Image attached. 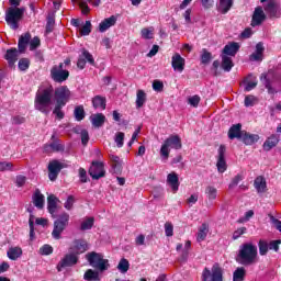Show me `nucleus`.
<instances>
[{
  "label": "nucleus",
  "mask_w": 281,
  "mask_h": 281,
  "mask_svg": "<svg viewBox=\"0 0 281 281\" xmlns=\"http://www.w3.org/2000/svg\"><path fill=\"white\" fill-rule=\"evenodd\" d=\"M54 95L55 108L53 114L57 120H65L64 106H67V102L71 100V90L67 86H60L54 90L53 86H49L42 91H37L34 100V108L44 115H49L52 111V98Z\"/></svg>",
  "instance_id": "1"
},
{
  "label": "nucleus",
  "mask_w": 281,
  "mask_h": 281,
  "mask_svg": "<svg viewBox=\"0 0 281 281\" xmlns=\"http://www.w3.org/2000/svg\"><path fill=\"white\" fill-rule=\"evenodd\" d=\"M238 258L244 267L254 265L258 258V247L251 243L243 244L238 251Z\"/></svg>",
  "instance_id": "2"
},
{
  "label": "nucleus",
  "mask_w": 281,
  "mask_h": 281,
  "mask_svg": "<svg viewBox=\"0 0 281 281\" xmlns=\"http://www.w3.org/2000/svg\"><path fill=\"white\" fill-rule=\"evenodd\" d=\"M25 7L14 8L9 7L5 11V23L11 30H19V22L23 20L25 15Z\"/></svg>",
  "instance_id": "3"
},
{
  "label": "nucleus",
  "mask_w": 281,
  "mask_h": 281,
  "mask_svg": "<svg viewBox=\"0 0 281 281\" xmlns=\"http://www.w3.org/2000/svg\"><path fill=\"white\" fill-rule=\"evenodd\" d=\"M86 260L89 262L90 267L98 269L99 271H108L111 265L109 259H104V255L95 251L88 252L86 255Z\"/></svg>",
  "instance_id": "4"
},
{
  "label": "nucleus",
  "mask_w": 281,
  "mask_h": 281,
  "mask_svg": "<svg viewBox=\"0 0 281 281\" xmlns=\"http://www.w3.org/2000/svg\"><path fill=\"white\" fill-rule=\"evenodd\" d=\"M170 148H173V150H181V148H183V144L181 143V137L179 135H170L165 139L160 147V156L164 159H168V157H170Z\"/></svg>",
  "instance_id": "5"
},
{
  "label": "nucleus",
  "mask_w": 281,
  "mask_h": 281,
  "mask_svg": "<svg viewBox=\"0 0 281 281\" xmlns=\"http://www.w3.org/2000/svg\"><path fill=\"white\" fill-rule=\"evenodd\" d=\"M69 225V214L61 213L54 222V228L52 232V236L55 240H60L61 234L67 229Z\"/></svg>",
  "instance_id": "6"
},
{
  "label": "nucleus",
  "mask_w": 281,
  "mask_h": 281,
  "mask_svg": "<svg viewBox=\"0 0 281 281\" xmlns=\"http://www.w3.org/2000/svg\"><path fill=\"white\" fill-rule=\"evenodd\" d=\"M223 281V268L221 265L214 263L210 270V268L205 267L202 271V281Z\"/></svg>",
  "instance_id": "7"
},
{
  "label": "nucleus",
  "mask_w": 281,
  "mask_h": 281,
  "mask_svg": "<svg viewBox=\"0 0 281 281\" xmlns=\"http://www.w3.org/2000/svg\"><path fill=\"white\" fill-rule=\"evenodd\" d=\"M65 64L59 63L50 68V78L54 82H65L69 79V70L64 69Z\"/></svg>",
  "instance_id": "8"
},
{
  "label": "nucleus",
  "mask_w": 281,
  "mask_h": 281,
  "mask_svg": "<svg viewBox=\"0 0 281 281\" xmlns=\"http://www.w3.org/2000/svg\"><path fill=\"white\" fill-rule=\"evenodd\" d=\"M88 172L94 181H98V179H102V177H106V170H104V162L93 160Z\"/></svg>",
  "instance_id": "9"
},
{
  "label": "nucleus",
  "mask_w": 281,
  "mask_h": 281,
  "mask_svg": "<svg viewBox=\"0 0 281 281\" xmlns=\"http://www.w3.org/2000/svg\"><path fill=\"white\" fill-rule=\"evenodd\" d=\"M48 179L49 181H56V179H58V176L60 175V171L64 168H67V166L63 162H60V160H50L48 164Z\"/></svg>",
  "instance_id": "10"
},
{
  "label": "nucleus",
  "mask_w": 281,
  "mask_h": 281,
  "mask_svg": "<svg viewBox=\"0 0 281 281\" xmlns=\"http://www.w3.org/2000/svg\"><path fill=\"white\" fill-rule=\"evenodd\" d=\"M79 257L75 252H69L57 263V271L60 272L66 267H74L78 265Z\"/></svg>",
  "instance_id": "11"
},
{
  "label": "nucleus",
  "mask_w": 281,
  "mask_h": 281,
  "mask_svg": "<svg viewBox=\"0 0 281 281\" xmlns=\"http://www.w3.org/2000/svg\"><path fill=\"white\" fill-rule=\"evenodd\" d=\"M227 153V147L225 145H220L217 149V162L216 168L217 172L223 175L227 170V161L225 160V155Z\"/></svg>",
  "instance_id": "12"
},
{
  "label": "nucleus",
  "mask_w": 281,
  "mask_h": 281,
  "mask_svg": "<svg viewBox=\"0 0 281 281\" xmlns=\"http://www.w3.org/2000/svg\"><path fill=\"white\" fill-rule=\"evenodd\" d=\"M87 63H89V65H95V59H93V55H91L89 50L82 48L81 55L77 60L78 69H85V67H87Z\"/></svg>",
  "instance_id": "13"
},
{
  "label": "nucleus",
  "mask_w": 281,
  "mask_h": 281,
  "mask_svg": "<svg viewBox=\"0 0 281 281\" xmlns=\"http://www.w3.org/2000/svg\"><path fill=\"white\" fill-rule=\"evenodd\" d=\"M265 21H267L265 10H262V7H256L250 22L251 27H258V25L265 23Z\"/></svg>",
  "instance_id": "14"
},
{
  "label": "nucleus",
  "mask_w": 281,
  "mask_h": 281,
  "mask_svg": "<svg viewBox=\"0 0 281 281\" xmlns=\"http://www.w3.org/2000/svg\"><path fill=\"white\" fill-rule=\"evenodd\" d=\"M70 250L74 251L72 254L80 256V254H85V251L89 250V244L85 239H75Z\"/></svg>",
  "instance_id": "15"
},
{
  "label": "nucleus",
  "mask_w": 281,
  "mask_h": 281,
  "mask_svg": "<svg viewBox=\"0 0 281 281\" xmlns=\"http://www.w3.org/2000/svg\"><path fill=\"white\" fill-rule=\"evenodd\" d=\"M21 53L16 48H9L4 55V60L8 61V65L11 69H14L16 66V60H19V55Z\"/></svg>",
  "instance_id": "16"
},
{
  "label": "nucleus",
  "mask_w": 281,
  "mask_h": 281,
  "mask_svg": "<svg viewBox=\"0 0 281 281\" xmlns=\"http://www.w3.org/2000/svg\"><path fill=\"white\" fill-rule=\"evenodd\" d=\"M171 67L175 71H179V74L183 72V69H186V59L179 53H176L171 57Z\"/></svg>",
  "instance_id": "17"
},
{
  "label": "nucleus",
  "mask_w": 281,
  "mask_h": 281,
  "mask_svg": "<svg viewBox=\"0 0 281 281\" xmlns=\"http://www.w3.org/2000/svg\"><path fill=\"white\" fill-rule=\"evenodd\" d=\"M44 153H47V155L52 153H65V145L58 139L53 140L50 144L44 145Z\"/></svg>",
  "instance_id": "18"
},
{
  "label": "nucleus",
  "mask_w": 281,
  "mask_h": 281,
  "mask_svg": "<svg viewBox=\"0 0 281 281\" xmlns=\"http://www.w3.org/2000/svg\"><path fill=\"white\" fill-rule=\"evenodd\" d=\"M243 133H245V131H243V124L240 123L234 124L228 130V139L240 140L243 138Z\"/></svg>",
  "instance_id": "19"
},
{
  "label": "nucleus",
  "mask_w": 281,
  "mask_h": 281,
  "mask_svg": "<svg viewBox=\"0 0 281 281\" xmlns=\"http://www.w3.org/2000/svg\"><path fill=\"white\" fill-rule=\"evenodd\" d=\"M237 52H240V44L238 42H231L226 44L222 50L224 56H236Z\"/></svg>",
  "instance_id": "20"
},
{
  "label": "nucleus",
  "mask_w": 281,
  "mask_h": 281,
  "mask_svg": "<svg viewBox=\"0 0 281 281\" xmlns=\"http://www.w3.org/2000/svg\"><path fill=\"white\" fill-rule=\"evenodd\" d=\"M259 139L260 136L258 134H251L247 131H244L240 142H243L245 146H254V144H257Z\"/></svg>",
  "instance_id": "21"
},
{
  "label": "nucleus",
  "mask_w": 281,
  "mask_h": 281,
  "mask_svg": "<svg viewBox=\"0 0 281 281\" xmlns=\"http://www.w3.org/2000/svg\"><path fill=\"white\" fill-rule=\"evenodd\" d=\"M32 201L34 206L37 207V210H43V207H45V195L41 193V189L35 190L32 196Z\"/></svg>",
  "instance_id": "22"
},
{
  "label": "nucleus",
  "mask_w": 281,
  "mask_h": 281,
  "mask_svg": "<svg viewBox=\"0 0 281 281\" xmlns=\"http://www.w3.org/2000/svg\"><path fill=\"white\" fill-rule=\"evenodd\" d=\"M280 144V136L272 134L270 137H268L263 143V150L269 153L272 148H276Z\"/></svg>",
  "instance_id": "23"
},
{
  "label": "nucleus",
  "mask_w": 281,
  "mask_h": 281,
  "mask_svg": "<svg viewBox=\"0 0 281 281\" xmlns=\"http://www.w3.org/2000/svg\"><path fill=\"white\" fill-rule=\"evenodd\" d=\"M265 12L269 14L270 19H280V13L278 12V4L276 1H270L263 8Z\"/></svg>",
  "instance_id": "24"
},
{
  "label": "nucleus",
  "mask_w": 281,
  "mask_h": 281,
  "mask_svg": "<svg viewBox=\"0 0 281 281\" xmlns=\"http://www.w3.org/2000/svg\"><path fill=\"white\" fill-rule=\"evenodd\" d=\"M31 38L32 35L30 33H25L19 38L18 50L20 54H25V49H27V45L30 44Z\"/></svg>",
  "instance_id": "25"
},
{
  "label": "nucleus",
  "mask_w": 281,
  "mask_h": 281,
  "mask_svg": "<svg viewBox=\"0 0 281 281\" xmlns=\"http://www.w3.org/2000/svg\"><path fill=\"white\" fill-rule=\"evenodd\" d=\"M255 190L258 194H265L267 192V180L262 176H258L254 181Z\"/></svg>",
  "instance_id": "26"
},
{
  "label": "nucleus",
  "mask_w": 281,
  "mask_h": 281,
  "mask_svg": "<svg viewBox=\"0 0 281 281\" xmlns=\"http://www.w3.org/2000/svg\"><path fill=\"white\" fill-rule=\"evenodd\" d=\"M111 168L114 175H120L122 172V160L120 156L110 155Z\"/></svg>",
  "instance_id": "27"
},
{
  "label": "nucleus",
  "mask_w": 281,
  "mask_h": 281,
  "mask_svg": "<svg viewBox=\"0 0 281 281\" xmlns=\"http://www.w3.org/2000/svg\"><path fill=\"white\" fill-rule=\"evenodd\" d=\"M116 23L117 18H115V15L106 18L99 24V32H106V30L113 27V25H115Z\"/></svg>",
  "instance_id": "28"
},
{
  "label": "nucleus",
  "mask_w": 281,
  "mask_h": 281,
  "mask_svg": "<svg viewBox=\"0 0 281 281\" xmlns=\"http://www.w3.org/2000/svg\"><path fill=\"white\" fill-rule=\"evenodd\" d=\"M167 183L173 192H177L179 190V175L177 172L169 173L167 176Z\"/></svg>",
  "instance_id": "29"
},
{
  "label": "nucleus",
  "mask_w": 281,
  "mask_h": 281,
  "mask_svg": "<svg viewBox=\"0 0 281 281\" xmlns=\"http://www.w3.org/2000/svg\"><path fill=\"white\" fill-rule=\"evenodd\" d=\"M56 210H58V198L50 194L47 196V211L49 214H56Z\"/></svg>",
  "instance_id": "30"
},
{
  "label": "nucleus",
  "mask_w": 281,
  "mask_h": 281,
  "mask_svg": "<svg viewBox=\"0 0 281 281\" xmlns=\"http://www.w3.org/2000/svg\"><path fill=\"white\" fill-rule=\"evenodd\" d=\"M209 233H210V225L207 223H203L198 231V235H196L198 243H203V240L207 238Z\"/></svg>",
  "instance_id": "31"
},
{
  "label": "nucleus",
  "mask_w": 281,
  "mask_h": 281,
  "mask_svg": "<svg viewBox=\"0 0 281 281\" xmlns=\"http://www.w3.org/2000/svg\"><path fill=\"white\" fill-rule=\"evenodd\" d=\"M91 122L95 128H100L104 126V122H106V116H104V114L102 113L93 114L91 116Z\"/></svg>",
  "instance_id": "32"
},
{
  "label": "nucleus",
  "mask_w": 281,
  "mask_h": 281,
  "mask_svg": "<svg viewBox=\"0 0 281 281\" xmlns=\"http://www.w3.org/2000/svg\"><path fill=\"white\" fill-rule=\"evenodd\" d=\"M265 52V46L262 44V42H259L256 45V50L250 55V60H262V54Z\"/></svg>",
  "instance_id": "33"
},
{
  "label": "nucleus",
  "mask_w": 281,
  "mask_h": 281,
  "mask_svg": "<svg viewBox=\"0 0 281 281\" xmlns=\"http://www.w3.org/2000/svg\"><path fill=\"white\" fill-rule=\"evenodd\" d=\"M233 5L234 0H220L218 12H221V14H227Z\"/></svg>",
  "instance_id": "34"
},
{
  "label": "nucleus",
  "mask_w": 281,
  "mask_h": 281,
  "mask_svg": "<svg viewBox=\"0 0 281 281\" xmlns=\"http://www.w3.org/2000/svg\"><path fill=\"white\" fill-rule=\"evenodd\" d=\"M92 106H94V109H102V111H104V109H106V98L95 95L92 99Z\"/></svg>",
  "instance_id": "35"
},
{
  "label": "nucleus",
  "mask_w": 281,
  "mask_h": 281,
  "mask_svg": "<svg viewBox=\"0 0 281 281\" xmlns=\"http://www.w3.org/2000/svg\"><path fill=\"white\" fill-rule=\"evenodd\" d=\"M74 117L77 122H82V120L87 117V112H85V105L75 106Z\"/></svg>",
  "instance_id": "36"
},
{
  "label": "nucleus",
  "mask_w": 281,
  "mask_h": 281,
  "mask_svg": "<svg viewBox=\"0 0 281 281\" xmlns=\"http://www.w3.org/2000/svg\"><path fill=\"white\" fill-rule=\"evenodd\" d=\"M46 21V34H52L54 32V25H56V14L48 13Z\"/></svg>",
  "instance_id": "37"
},
{
  "label": "nucleus",
  "mask_w": 281,
  "mask_h": 281,
  "mask_svg": "<svg viewBox=\"0 0 281 281\" xmlns=\"http://www.w3.org/2000/svg\"><path fill=\"white\" fill-rule=\"evenodd\" d=\"M222 69L227 72L234 69V61L232 60V57L227 55H222Z\"/></svg>",
  "instance_id": "38"
},
{
  "label": "nucleus",
  "mask_w": 281,
  "mask_h": 281,
  "mask_svg": "<svg viewBox=\"0 0 281 281\" xmlns=\"http://www.w3.org/2000/svg\"><path fill=\"white\" fill-rule=\"evenodd\" d=\"M83 280L100 281V272H98L93 269H88L83 274Z\"/></svg>",
  "instance_id": "39"
},
{
  "label": "nucleus",
  "mask_w": 281,
  "mask_h": 281,
  "mask_svg": "<svg viewBox=\"0 0 281 281\" xmlns=\"http://www.w3.org/2000/svg\"><path fill=\"white\" fill-rule=\"evenodd\" d=\"M23 255V250L19 247L10 248L7 252V256L10 260H19Z\"/></svg>",
  "instance_id": "40"
},
{
  "label": "nucleus",
  "mask_w": 281,
  "mask_h": 281,
  "mask_svg": "<svg viewBox=\"0 0 281 281\" xmlns=\"http://www.w3.org/2000/svg\"><path fill=\"white\" fill-rule=\"evenodd\" d=\"M246 276H247V270H245V267H238L233 272V281H244Z\"/></svg>",
  "instance_id": "41"
},
{
  "label": "nucleus",
  "mask_w": 281,
  "mask_h": 281,
  "mask_svg": "<svg viewBox=\"0 0 281 281\" xmlns=\"http://www.w3.org/2000/svg\"><path fill=\"white\" fill-rule=\"evenodd\" d=\"M146 104V92L144 90H137L136 93V109H142Z\"/></svg>",
  "instance_id": "42"
},
{
  "label": "nucleus",
  "mask_w": 281,
  "mask_h": 281,
  "mask_svg": "<svg viewBox=\"0 0 281 281\" xmlns=\"http://www.w3.org/2000/svg\"><path fill=\"white\" fill-rule=\"evenodd\" d=\"M95 223V217H87L80 225L81 232H87L89 229L93 228V225Z\"/></svg>",
  "instance_id": "43"
},
{
  "label": "nucleus",
  "mask_w": 281,
  "mask_h": 281,
  "mask_svg": "<svg viewBox=\"0 0 281 281\" xmlns=\"http://www.w3.org/2000/svg\"><path fill=\"white\" fill-rule=\"evenodd\" d=\"M218 194V190L212 186H207L205 188V195L209 199V201H215L216 196Z\"/></svg>",
  "instance_id": "44"
},
{
  "label": "nucleus",
  "mask_w": 281,
  "mask_h": 281,
  "mask_svg": "<svg viewBox=\"0 0 281 281\" xmlns=\"http://www.w3.org/2000/svg\"><path fill=\"white\" fill-rule=\"evenodd\" d=\"M258 247L260 256H267V254H269V243L267 240L260 239L258 241Z\"/></svg>",
  "instance_id": "45"
},
{
  "label": "nucleus",
  "mask_w": 281,
  "mask_h": 281,
  "mask_svg": "<svg viewBox=\"0 0 281 281\" xmlns=\"http://www.w3.org/2000/svg\"><path fill=\"white\" fill-rule=\"evenodd\" d=\"M117 269L121 271V273H127L128 269H131V263L126 258H122L117 265Z\"/></svg>",
  "instance_id": "46"
},
{
  "label": "nucleus",
  "mask_w": 281,
  "mask_h": 281,
  "mask_svg": "<svg viewBox=\"0 0 281 281\" xmlns=\"http://www.w3.org/2000/svg\"><path fill=\"white\" fill-rule=\"evenodd\" d=\"M190 249H192V241L187 240L184 244V248L182 249L181 260H188V258L190 257Z\"/></svg>",
  "instance_id": "47"
},
{
  "label": "nucleus",
  "mask_w": 281,
  "mask_h": 281,
  "mask_svg": "<svg viewBox=\"0 0 281 281\" xmlns=\"http://www.w3.org/2000/svg\"><path fill=\"white\" fill-rule=\"evenodd\" d=\"M41 256H52L54 254V247L49 244H45L40 248Z\"/></svg>",
  "instance_id": "48"
},
{
  "label": "nucleus",
  "mask_w": 281,
  "mask_h": 281,
  "mask_svg": "<svg viewBox=\"0 0 281 281\" xmlns=\"http://www.w3.org/2000/svg\"><path fill=\"white\" fill-rule=\"evenodd\" d=\"M20 71H27L30 69V60L27 58H21L18 63Z\"/></svg>",
  "instance_id": "49"
},
{
  "label": "nucleus",
  "mask_w": 281,
  "mask_h": 281,
  "mask_svg": "<svg viewBox=\"0 0 281 281\" xmlns=\"http://www.w3.org/2000/svg\"><path fill=\"white\" fill-rule=\"evenodd\" d=\"M210 60H212V53L207 52V49L203 48V54L201 55L202 65H210Z\"/></svg>",
  "instance_id": "50"
},
{
  "label": "nucleus",
  "mask_w": 281,
  "mask_h": 281,
  "mask_svg": "<svg viewBox=\"0 0 281 281\" xmlns=\"http://www.w3.org/2000/svg\"><path fill=\"white\" fill-rule=\"evenodd\" d=\"M91 34V21H86V24L80 29L81 36H89Z\"/></svg>",
  "instance_id": "51"
},
{
  "label": "nucleus",
  "mask_w": 281,
  "mask_h": 281,
  "mask_svg": "<svg viewBox=\"0 0 281 281\" xmlns=\"http://www.w3.org/2000/svg\"><path fill=\"white\" fill-rule=\"evenodd\" d=\"M114 142H115L117 148H122L124 146V132H117L115 134Z\"/></svg>",
  "instance_id": "52"
},
{
  "label": "nucleus",
  "mask_w": 281,
  "mask_h": 281,
  "mask_svg": "<svg viewBox=\"0 0 281 281\" xmlns=\"http://www.w3.org/2000/svg\"><path fill=\"white\" fill-rule=\"evenodd\" d=\"M13 168L14 165L12 162L0 161V172H8L11 171Z\"/></svg>",
  "instance_id": "53"
},
{
  "label": "nucleus",
  "mask_w": 281,
  "mask_h": 281,
  "mask_svg": "<svg viewBox=\"0 0 281 281\" xmlns=\"http://www.w3.org/2000/svg\"><path fill=\"white\" fill-rule=\"evenodd\" d=\"M280 246H281V239L271 240L268 244L269 249L276 252L280 251Z\"/></svg>",
  "instance_id": "54"
},
{
  "label": "nucleus",
  "mask_w": 281,
  "mask_h": 281,
  "mask_svg": "<svg viewBox=\"0 0 281 281\" xmlns=\"http://www.w3.org/2000/svg\"><path fill=\"white\" fill-rule=\"evenodd\" d=\"M165 234L167 237L175 236V226L170 222L165 223Z\"/></svg>",
  "instance_id": "55"
},
{
  "label": "nucleus",
  "mask_w": 281,
  "mask_h": 281,
  "mask_svg": "<svg viewBox=\"0 0 281 281\" xmlns=\"http://www.w3.org/2000/svg\"><path fill=\"white\" fill-rule=\"evenodd\" d=\"M200 102H201V97H199V94H195V95L190 97V98L188 99V103H189L191 106H193L194 109H196V108L199 106Z\"/></svg>",
  "instance_id": "56"
},
{
  "label": "nucleus",
  "mask_w": 281,
  "mask_h": 281,
  "mask_svg": "<svg viewBox=\"0 0 281 281\" xmlns=\"http://www.w3.org/2000/svg\"><path fill=\"white\" fill-rule=\"evenodd\" d=\"M41 47V38L38 36H35L30 42V50L34 52V49Z\"/></svg>",
  "instance_id": "57"
},
{
  "label": "nucleus",
  "mask_w": 281,
  "mask_h": 281,
  "mask_svg": "<svg viewBox=\"0 0 281 281\" xmlns=\"http://www.w3.org/2000/svg\"><path fill=\"white\" fill-rule=\"evenodd\" d=\"M243 234H247V227L237 228L233 233V240H238L243 236Z\"/></svg>",
  "instance_id": "58"
},
{
  "label": "nucleus",
  "mask_w": 281,
  "mask_h": 281,
  "mask_svg": "<svg viewBox=\"0 0 281 281\" xmlns=\"http://www.w3.org/2000/svg\"><path fill=\"white\" fill-rule=\"evenodd\" d=\"M153 89L154 91H157L158 93H161L164 91V81L161 80H154L153 81Z\"/></svg>",
  "instance_id": "59"
},
{
  "label": "nucleus",
  "mask_w": 281,
  "mask_h": 281,
  "mask_svg": "<svg viewBox=\"0 0 281 281\" xmlns=\"http://www.w3.org/2000/svg\"><path fill=\"white\" fill-rule=\"evenodd\" d=\"M258 99L255 95L248 94L245 97V106H254Z\"/></svg>",
  "instance_id": "60"
},
{
  "label": "nucleus",
  "mask_w": 281,
  "mask_h": 281,
  "mask_svg": "<svg viewBox=\"0 0 281 281\" xmlns=\"http://www.w3.org/2000/svg\"><path fill=\"white\" fill-rule=\"evenodd\" d=\"M76 203V198H74V195H68L64 206L67 210H71V207H74V204Z\"/></svg>",
  "instance_id": "61"
},
{
  "label": "nucleus",
  "mask_w": 281,
  "mask_h": 281,
  "mask_svg": "<svg viewBox=\"0 0 281 281\" xmlns=\"http://www.w3.org/2000/svg\"><path fill=\"white\" fill-rule=\"evenodd\" d=\"M25 181H27V178L25 176H16L15 186L18 188H23L25 186Z\"/></svg>",
  "instance_id": "62"
},
{
  "label": "nucleus",
  "mask_w": 281,
  "mask_h": 281,
  "mask_svg": "<svg viewBox=\"0 0 281 281\" xmlns=\"http://www.w3.org/2000/svg\"><path fill=\"white\" fill-rule=\"evenodd\" d=\"M239 181H243V175H237L233 178V180L231 181L228 188L232 189V188H236V186H238Z\"/></svg>",
  "instance_id": "63"
},
{
  "label": "nucleus",
  "mask_w": 281,
  "mask_h": 281,
  "mask_svg": "<svg viewBox=\"0 0 281 281\" xmlns=\"http://www.w3.org/2000/svg\"><path fill=\"white\" fill-rule=\"evenodd\" d=\"M80 135L82 146H87V144H89V132L87 130H82Z\"/></svg>",
  "instance_id": "64"
}]
</instances>
